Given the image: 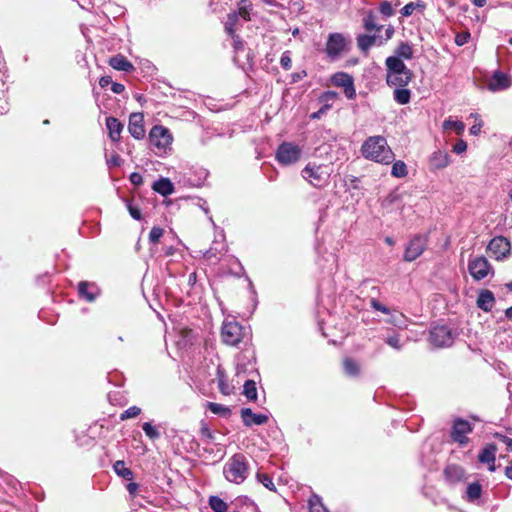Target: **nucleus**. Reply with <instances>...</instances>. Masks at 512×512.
I'll list each match as a JSON object with an SVG mask.
<instances>
[{
  "instance_id": "5",
  "label": "nucleus",
  "mask_w": 512,
  "mask_h": 512,
  "mask_svg": "<svg viewBox=\"0 0 512 512\" xmlns=\"http://www.w3.org/2000/svg\"><path fill=\"white\" fill-rule=\"evenodd\" d=\"M349 43L342 33H330L324 51L329 59L335 60L348 50Z\"/></svg>"
},
{
  "instance_id": "26",
  "label": "nucleus",
  "mask_w": 512,
  "mask_h": 512,
  "mask_svg": "<svg viewBox=\"0 0 512 512\" xmlns=\"http://www.w3.org/2000/svg\"><path fill=\"white\" fill-rule=\"evenodd\" d=\"M152 189L162 196L171 195L174 192V185L168 178H160L152 185Z\"/></svg>"
},
{
  "instance_id": "7",
  "label": "nucleus",
  "mask_w": 512,
  "mask_h": 512,
  "mask_svg": "<svg viewBox=\"0 0 512 512\" xmlns=\"http://www.w3.org/2000/svg\"><path fill=\"white\" fill-rule=\"evenodd\" d=\"M472 432L473 425L469 421L463 418H455L452 422L450 438L460 447H464L469 443L468 435Z\"/></svg>"
},
{
  "instance_id": "61",
  "label": "nucleus",
  "mask_w": 512,
  "mask_h": 512,
  "mask_svg": "<svg viewBox=\"0 0 512 512\" xmlns=\"http://www.w3.org/2000/svg\"><path fill=\"white\" fill-rule=\"evenodd\" d=\"M112 83H113V81H112V78L110 76H102L99 79V85H100L101 88H106L109 85H112Z\"/></svg>"
},
{
  "instance_id": "51",
  "label": "nucleus",
  "mask_w": 512,
  "mask_h": 512,
  "mask_svg": "<svg viewBox=\"0 0 512 512\" xmlns=\"http://www.w3.org/2000/svg\"><path fill=\"white\" fill-rule=\"evenodd\" d=\"M370 305L373 309H375L376 311H379V312H382L384 314H389L390 313V309L383 305L380 301H378L376 298H372L370 300Z\"/></svg>"
},
{
  "instance_id": "4",
  "label": "nucleus",
  "mask_w": 512,
  "mask_h": 512,
  "mask_svg": "<svg viewBox=\"0 0 512 512\" xmlns=\"http://www.w3.org/2000/svg\"><path fill=\"white\" fill-rule=\"evenodd\" d=\"M302 155V149L295 143L282 142L277 150L275 158L281 165L288 166L295 164Z\"/></svg>"
},
{
  "instance_id": "45",
  "label": "nucleus",
  "mask_w": 512,
  "mask_h": 512,
  "mask_svg": "<svg viewBox=\"0 0 512 512\" xmlns=\"http://www.w3.org/2000/svg\"><path fill=\"white\" fill-rule=\"evenodd\" d=\"M258 480L270 491H276V486L272 480V478L266 473H258Z\"/></svg>"
},
{
  "instance_id": "31",
  "label": "nucleus",
  "mask_w": 512,
  "mask_h": 512,
  "mask_svg": "<svg viewBox=\"0 0 512 512\" xmlns=\"http://www.w3.org/2000/svg\"><path fill=\"white\" fill-rule=\"evenodd\" d=\"M89 287L96 288L94 284H91L87 281L79 282L78 294L81 298L87 300L88 302H93L96 299V294L89 291Z\"/></svg>"
},
{
  "instance_id": "28",
  "label": "nucleus",
  "mask_w": 512,
  "mask_h": 512,
  "mask_svg": "<svg viewBox=\"0 0 512 512\" xmlns=\"http://www.w3.org/2000/svg\"><path fill=\"white\" fill-rule=\"evenodd\" d=\"M343 369L346 375L350 377H357L360 374V366L358 362L351 358V357H345L343 359Z\"/></svg>"
},
{
  "instance_id": "15",
  "label": "nucleus",
  "mask_w": 512,
  "mask_h": 512,
  "mask_svg": "<svg viewBox=\"0 0 512 512\" xmlns=\"http://www.w3.org/2000/svg\"><path fill=\"white\" fill-rule=\"evenodd\" d=\"M128 131L137 140L144 138V116L142 113H132L129 117Z\"/></svg>"
},
{
  "instance_id": "46",
  "label": "nucleus",
  "mask_w": 512,
  "mask_h": 512,
  "mask_svg": "<svg viewBox=\"0 0 512 512\" xmlns=\"http://www.w3.org/2000/svg\"><path fill=\"white\" fill-rule=\"evenodd\" d=\"M246 0H241L238 5V18L242 17L245 21L250 20V8L248 5H246Z\"/></svg>"
},
{
  "instance_id": "19",
  "label": "nucleus",
  "mask_w": 512,
  "mask_h": 512,
  "mask_svg": "<svg viewBox=\"0 0 512 512\" xmlns=\"http://www.w3.org/2000/svg\"><path fill=\"white\" fill-rule=\"evenodd\" d=\"M412 77V71L409 68H406L401 74L386 75V82L388 86L405 87L409 84Z\"/></svg>"
},
{
  "instance_id": "35",
  "label": "nucleus",
  "mask_w": 512,
  "mask_h": 512,
  "mask_svg": "<svg viewBox=\"0 0 512 512\" xmlns=\"http://www.w3.org/2000/svg\"><path fill=\"white\" fill-rule=\"evenodd\" d=\"M394 99L398 104H408L411 99V92L404 87H398L394 90Z\"/></svg>"
},
{
  "instance_id": "37",
  "label": "nucleus",
  "mask_w": 512,
  "mask_h": 512,
  "mask_svg": "<svg viewBox=\"0 0 512 512\" xmlns=\"http://www.w3.org/2000/svg\"><path fill=\"white\" fill-rule=\"evenodd\" d=\"M207 409H209L213 414L220 415L223 417H228L231 415V409L229 407L223 406L214 402L206 403Z\"/></svg>"
},
{
  "instance_id": "48",
  "label": "nucleus",
  "mask_w": 512,
  "mask_h": 512,
  "mask_svg": "<svg viewBox=\"0 0 512 512\" xmlns=\"http://www.w3.org/2000/svg\"><path fill=\"white\" fill-rule=\"evenodd\" d=\"M406 317L403 313H399L398 315H393L387 322L394 326L405 327Z\"/></svg>"
},
{
  "instance_id": "39",
  "label": "nucleus",
  "mask_w": 512,
  "mask_h": 512,
  "mask_svg": "<svg viewBox=\"0 0 512 512\" xmlns=\"http://www.w3.org/2000/svg\"><path fill=\"white\" fill-rule=\"evenodd\" d=\"M209 505L213 512H227L228 505L218 496H210Z\"/></svg>"
},
{
  "instance_id": "42",
  "label": "nucleus",
  "mask_w": 512,
  "mask_h": 512,
  "mask_svg": "<svg viewBox=\"0 0 512 512\" xmlns=\"http://www.w3.org/2000/svg\"><path fill=\"white\" fill-rule=\"evenodd\" d=\"M141 412H142V410L140 407L131 406L128 409L124 410L120 414L119 418L121 421H125V420L131 419V418H136L137 416H139L141 414Z\"/></svg>"
},
{
  "instance_id": "2",
  "label": "nucleus",
  "mask_w": 512,
  "mask_h": 512,
  "mask_svg": "<svg viewBox=\"0 0 512 512\" xmlns=\"http://www.w3.org/2000/svg\"><path fill=\"white\" fill-rule=\"evenodd\" d=\"M333 172L332 164L308 163L301 171L302 177L315 188L321 189L329 184Z\"/></svg>"
},
{
  "instance_id": "27",
  "label": "nucleus",
  "mask_w": 512,
  "mask_h": 512,
  "mask_svg": "<svg viewBox=\"0 0 512 512\" xmlns=\"http://www.w3.org/2000/svg\"><path fill=\"white\" fill-rule=\"evenodd\" d=\"M377 39L378 37L376 35L360 34L356 38L357 46L362 52L367 53L376 43Z\"/></svg>"
},
{
  "instance_id": "9",
  "label": "nucleus",
  "mask_w": 512,
  "mask_h": 512,
  "mask_svg": "<svg viewBox=\"0 0 512 512\" xmlns=\"http://www.w3.org/2000/svg\"><path fill=\"white\" fill-rule=\"evenodd\" d=\"M510 242L503 236L492 238L487 246V252L496 260H502L510 254Z\"/></svg>"
},
{
  "instance_id": "25",
  "label": "nucleus",
  "mask_w": 512,
  "mask_h": 512,
  "mask_svg": "<svg viewBox=\"0 0 512 512\" xmlns=\"http://www.w3.org/2000/svg\"><path fill=\"white\" fill-rule=\"evenodd\" d=\"M385 65L387 68V75L401 74L406 69V65L402 59L396 56H390L386 59Z\"/></svg>"
},
{
  "instance_id": "29",
  "label": "nucleus",
  "mask_w": 512,
  "mask_h": 512,
  "mask_svg": "<svg viewBox=\"0 0 512 512\" xmlns=\"http://www.w3.org/2000/svg\"><path fill=\"white\" fill-rule=\"evenodd\" d=\"M363 28L368 32L381 31L382 25L376 24V15L372 10H368L366 12L365 17L363 18Z\"/></svg>"
},
{
  "instance_id": "57",
  "label": "nucleus",
  "mask_w": 512,
  "mask_h": 512,
  "mask_svg": "<svg viewBox=\"0 0 512 512\" xmlns=\"http://www.w3.org/2000/svg\"><path fill=\"white\" fill-rule=\"evenodd\" d=\"M467 150V143L460 139L457 141V143L453 146V152L456 154H461Z\"/></svg>"
},
{
  "instance_id": "6",
  "label": "nucleus",
  "mask_w": 512,
  "mask_h": 512,
  "mask_svg": "<svg viewBox=\"0 0 512 512\" xmlns=\"http://www.w3.org/2000/svg\"><path fill=\"white\" fill-rule=\"evenodd\" d=\"M245 336L244 327L236 321L224 322L221 328V339L225 345L237 346Z\"/></svg>"
},
{
  "instance_id": "8",
  "label": "nucleus",
  "mask_w": 512,
  "mask_h": 512,
  "mask_svg": "<svg viewBox=\"0 0 512 512\" xmlns=\"http://www.w3.org/2000/svg\"><path fill=\"white\" fill-rule=\"evenodd\" d=\"M150 143L159 150H166L173 141L170 130L162 125H155L149 132Z\"/></svg>"
},
{
  "instance_id": "22",
  "label": "nucleus",
  "mask_w": 512,
  "mask_h": 512,
  "mask_svg": "<svg viewBox=\"0 0 512 512\" xmlns=\"http://www.w3.org/2000/svg\"><path fill=\"white\" fill-rule=\"evenodd\" d=\"M511 86V80L510 77L501 72L496 71L494 72L492 79L489 83V89L492 91L500 90V89H507Z\"/></svg>"
},
{
  "instance_id": "21",
  "label": "nucleus",
  "mask_w": 512,
  "mask_h": 512,
  "mask_svg": "<svg viewBox=\"0 0 512 512\" xmlns=\"http://www.w3.org/2000/svg\"><path fill=\"white\" fill-rule=\"evenodd\" d=\"M109 66L118 71L133 72L135 67L133 64L122 54L115 55L108 60Z\"/></svg>"
},
{
  "instance_id": "30",
  "label": "nucleus",
  "mask_w": 512,
  "mask_h": 512,
  "mask_svg": "<svg viewBox=\"0 0 512 512\" xmlns=\"http://www.w3.org/2000/svg\"><path fill=\"white\" fill-rule=\"evenodd\" d=\"M396 57L410 60L414 56L413 46L408 42H400L395 49Z\"/></svg>"
},
{
  "instance_id": "43",
  "label": "nucleus",
  "mask_w": 512,
  "mask_h": 512,
  "mask_svg": "<svg viewBox=\"0 0 512 512\" xmlns=\"http://www.w3.org/2000/svg\"><path fill=\"white\" fill-rule=\"evenodd\" d=\"M142 429L145 432L146 436L151 440H155L160 437L159 431L150 422L143 423Z\"/></svg>"
},
{
  "instance_id": "34",
  "label": "nucleus",
  "mask_w": 512,
  "mask_h": 512,
  "mask_svg": "<svg viewBox=\"0 0 512 512\" xmlns=\"http://www.w3.org/2000/svg\"><path fill=\"white\" fill-rule=\"evenodd\" d=\"M238 15L236 12L229 13L227 15V20L224 24V28L226 33L231 37L236 34V26L238 24Z\"/></svg>"
},
{
  "instance_id": "3",
  "label": "nucleus",
  "mask_w": 512,
  "mask_h": 512,
  "mask_svg": "<svg viewBox=\"0 0 512 512\" xmlns=\"http://www.w3.org/2000/svg\"><path fill=\"white\" fill-rule=\"evenodd\" d=\"M248 462L244 454H234L224 467L225 478L232 483L241 484L247 478Z\"/></svg>"
},
{
  "instance_id": "12",
  "label": "nucleus",
  "mask_w": 512,
  "mask_h": 512,
  "mask_svg": "<svg viewBox=\"0 0 512 512\" xmlns=\"http://www.w3.org/2000/svg\"><path fill=\"white\" fill-rule=\"evenodd\" d=\"M331 82L336 87H342L348 99L356 97L353 77L346 72H337L331 76Z\"/></svg>"
},
{
  "instance_id": "14",
  "label": "nucleus",
  "mask_w": 512,
  "mask_h": 512,
  "mask_svg": "<svg viewBox=\"0 0 512 512\" xmlns=\"http://www.w3.org/2000/svg\"><path fill=\"white\" fill-rule=\"evenodd\" d=\"M443 476L449 484H457L466 480V471L461 465L448 464L443 470Z\"/></svg>"
},
{
  "instance_id": "18",
  "label": "nucleus",
  "mask_w": 512,
  "mask_h": 512,
  "mask_svg": "<svg viewBox=\"0 0 512 512\" xmlns=\"http://www.w3.org/2000/svg\"><path fill=\"white\" fill-rule=\"evenodd\" d=\"M450 163V156L446 151L437 150L429 158L430 170H440L447 167Z\"/></svg>"
},
{
  "instance_id": "47",
  "label": "nucleus",
  "mask_w": 512,
  "mask_h": 512,
  "mask_svg": "<svg viewBox=\"0 0 512 512\" xmlns=\"http://www.w3.org/2000/svg\"><path fill=\"white\" fill-rule=\"evenodd\" d=\"M199 432L204 442L209 444L214 441V434L211 432V430L206 424H202Z\"/></svg>"
},
{
  "instance_id": "11",
  "label": "nucleus",
  "mask_w": 512,
  "mask_h": 512,
  "mask_svg": "<svg viewBox=\"0 0 512 512\" xmlns=\"http://www.w3.org/2000/svg\"><path fill=\"white\" fill-rule=\"evenodd\" d=\"M427 239L421 235H416L412 238L405 249L403 259L406 262L416 260L426 250Z\"/></svg>"
},
{
  "instance_id": "54",
  "label": "nucleus",
  "mask_w": 512,
  "mask_h": 512,
  "mask_svg": "<svg viewBox=\"0 0 512 512\" xmlns=\"http://www.w3.org/2000/svg\"><path fill=\"white\" fill-rule=\"evenodd\" d=\"M385 342L392 348L394 349H401V344H400V338H399V335L397 334H394V335H391V336H388L385 340Z\"/></svg>"
},
{
  "instance_id": "55",
  "label": "nucleus",
  "mask_w": 512,
  "mask_h": 512,
  "mask_svg": "<svg viewBox=\"0 0 512 512\" xmlns=\"http://www.w3.org/2000/svg\"><path fill=\"white\" fill-rule=\"evenodd\" d=\"M338 98V93L335 92V91H325L324 93L321 94V96L319 97V100L320 102H329V101H334Z\"/></svg>"
},
{
  "instance_id": "52",
  "label": "nucleus",
  "mask_w": 512,
  "mask_h": 512,
  "mask_svg": "<svg viewBox=\"0 0 512 512\" xmlns=\"http://www.w3.org/2000/svg\"><path fill=\"white\" fill-rule=\"evenodd\" d=\"M280 64L284 70H290L292 67V60L290 57V52L285 51L281 58H280Z\"/></svg>"
},
{
  "instance_id": "20",
  "label": "nucleus",
  "mask_w": 512,
  "mask_h": 512,
  "mask_svg": "<svg viewBox=\"0 0 512 512\" xmlns=\"http://www.w3.org/2000/svg\"><path fill=\"white\" fill-rule=\"evenodd\" d=\"M106 127L108 130L109 138L112 142H119L121 140V133L123 131V124L116 117L106 118Z\"/></svg>"
},
{
  "instance_id": "59",
  "label": "nucleus",
  "mask_w": 512,
  "mask_h": 512,
  "mask_svg": "<svg viewBox=\"0 0 512 512\" xmlns=\"http://www.w3.org/2000/svg\"><path fill=\"white\" fill-rule=\"evenodd\" d=\"M129 179L134 186H140L143 184V177L138 172L131 173Z\"/></svg>"
},
{
  "instance_id": "16",
  "label": "nucleus",
  "mask_w": 512,
  "mask_h": 512,
  "mask_svg": "<svg viewBox=\"0 0 512 512\" xmlns=\"http://www.w3.org/2000/svg\"><path fill=\"white\" fill-rule=\"evenodd\" d=\"M240 415L242 422L246 427H251L252 425H263L266 424L269 420L268 415L256 414L252 411L251 408H242Z\"/></svg>"
},
{
  "instance_id": "36",
  "label": "nucleus",
  "mask_w": 512,
  "mask_h": 512,
  "mask_svg": "<svg viewBox=\"0 0 512 512\" xmlns=\"http://www.w3.org/2000/svg\"><path fill=\"white\" fill-rule=\"evenodd\" d=\"M243 395L249 401L257 400V388L256 383L253 380H247L243 385Z\"/></svg>"
},
{
  "instance_id": "44",
  "label": "nucleus",
  "mask_w": 512,
  "mask_h": 512,
  "mask_svg": "<svg viewBox=\"0 0 512 512\" xmlns=\"http://www.w3.org/2000/svg\"><path fill=\"white\" fill-rule=\"evenodd\" d=\"M164 234V229L159 226H154L149 233V242L152 244H158Z\"/></svg>"
},
{
  "instance_id": "40",
  "label": "nucleus",
  "mask_w": 512,
  "mask_h": 512,
  "mask_svg": "<svg viewBox=\"0 0 512 512\" xmlns=\"http://www.w3.org/2000/svg\"><path fill=\"white\" fill-rule=\"evenodd\" d=\"M308 503L310 512H329L317 495H313Z\"/></svg>"
},
{
  "instance_id": "62",
  "label": "nucleus",
  "mask_w": 512,
  "mask_h": 512,
  "mask_svg": "<svg viewBox=\"0 0 512 512\" xmlns=\"http://www.w3.org/2000/svg\"><path fill=\"white\" fill-rule=\"evenodd\" d=\"M111 90L115 94H121L125 90V87L121 83L113 82L111 85Z\"/></svg>"
},
{
  "instance_id": "56",
  "label": "nucleus",
  "mask_w": 512,
  "mask_h": 512,
  "mask_svg": "<svg viewBox=\"0 0 512 512\" xmlns=\"http://www.w3.org/2000/svg\"><path fill=\"white\" fill-rule=\"evenodd\" d=\"M469 39H470V33L468 31L461 32L455 36V43L458 46H462V45L466 44L469 41Z\"/></svg>"
},
{
  "instance_id": "63",
  "label": "nucleus",
  "mask_w": 512,
  "mask_h": 512,
  "mask_svg": "<svg viewBox=\"0 0 512 512\" xmlns=\"http://www.w3.org/2000/svg\"><path fill=\"white\" fill-rule=\"evenodd\" d=\"M126 488L131 495H134L137 492L139 485L135 482H130Z\"/></svg>"
},
{
  "instance_id": "60",
  "label": "nucleus",
  "mask_w": 512,
  "mask_h": 512,
  "mask_svg": "<svg viewBox=\"0 0 512 512\" xmlns=\"http://www.w3.org/2000/svg\"><path fill=\"white\" fill-rule=\"evenodd\" d=\"M231 38L233 39V47L235 50L243 49V41L239 35L235 34L234 36H231Z\"/></svg>"
},
{
  "instance_id": "10",
  "label": "nucleus",
  "mask_w": 512,
  "mask_h": 512,
  "mask_svg": "<svg viewBox=\"0 0 512 512\" xmlns=\"http://www.w3.org/2000/svg\"><path fill=\"white\" fill-rule=\"evenodd\" d=\"M429 341L434 347L449 346L453 341L451 330L445 325L434 326L429 332Z\"/></svg>"
},
{
  "instance_id": "24",
  "label": "nucleus",
  "mask_w": 512,
  "mask_h": 512,
  "mask_svg": "<svg viewBox=\"0 0 512 512\" xmlns=\"http://www.w3.org/2000/svg\"><path fill=\"white\" fill-rule=\"evenodd\" d=\"M216 380L221 394L229 396L234 393L235 387L229 382L224 370L220 368L217 369Z\"/></svg>"
},
{
  "instance_id": "32",
  "label": "nucleus",
  "mask_w": 512,
  "mask_h": 512,
  "mask_svg": "<svg viewBox=\"0 0 512 512\" xmlns=\"http://www.w3.org/2000/svg\"><path fill=\"white\" fill-rule=\"evenodd\" d=\"M482 486L479 482L470 483L466 489V500L474 502L481 497Z\"/></svg>"
},
{
  "instance_id": "17",
  "label": "nucleus",
  "mask_w": 512,
  "mask_h": 512,
  "mask_svg": "<svg viewBox=\"0 0 512 512\" xmlns=\"http://www.w3.org/2000/svg\"><path fill=\"white\" fill-rule=\"evenodd\" d=\"M498 448L496 444L490 443L487 444L479 453L478 461L483 464L489 465V471H495V460H496V452Z\"/></svg>"
},
{
  "instance_id": "38",
  "label": "nucleus",
  "mask_w": 512,
  "mask_h": 512,
  "mask_svg": "<svg viewBox=\"0 0 512 512\" xmlns=\"http://www.w3.org/2000/svg\"><path fill=\"white\" fill-rule=\"evenodd\" d=\"M408 174L407 166L404 161H395L392 165L391 175L396 178H404Z\"/></svg>"
},
{
  "instance_id": "58",
  "label": "nucleus",
  "mask_w": 512,
  "mask_h": 512,
  "mask_svg": "<svg viewBox=\"0 0 512 512\" xmlns=\"http://www.w3.org/2000/svg\"><path fill=\"white\" fill-rule=\"evenodd\" d=\"M415 8V4L413 2H410L401 9L400 13L402 16L408 17L414 12Z\"/></svg>"
},
{
  "instance_id": "53",
  "label": "nucleus",
  "mask_w": 512,
  "mask_h": 512,
  "mask_svg": "<svg viewBox=\"0 0 512 512\" xmlns=\"http://www.w3.org/2000/svg\"><path fill=\"white\" fill-rule=\"evenodd\" d=\"M127 209L129 211V214L131 215V217L133 219H135V220H141L142 219L141 210L138 207L132 205V203L129 202V201L127 202Z\"/></svg>"
},
{
  "instance_id": "49",
  "label": "nucleus",
  "mask_w": 512,
  "mask_h": 512,
  "mask_svg": "<svg viewBox=\"0 0 512 512\" xmlns=\"http://www.w3.org/2000/svg\"><path fill=\"white\" fill-rule=\"evenodd\" d=\"M379 11L382 15H384L386 17H390L394 14L393 7H392L391 3L388 1H383L380 3Z\"/></svg>"
},
{
  "instance_id": "1",
  "label": "nucleus",
  "mask_w": 512,
  "mask_h": 512,
  "mask_svg": "<svg viewBox=\"0 0 512 512\" xmlns=\"http://www.w3.org/2000/svg\"><path fill=\"white\" fill-rule=\"evenodd\" d=\"M364 158L381 164H391L395 155L383 136H371L361 146Z\"/></svg>"
},
{
  "instance_id": "13",
  "label": "nucleus",
  "mask_w": 512,
  "mask_h": 512,
  "mask_svg": "<svg viewBox=\"0 0 512 512\" xmlns=\"http://www.w3.org/2000/svg\"><path fill=\"white\" fill-rule=\"evenodd\" d=\"M490 269V263L483 256L470 260L468 264L469 273L476 281L484 279L489 274Z\"/></svg>"
},
{
  "instance_id": "50",
  "label": "nucleus",
  "mask_w": 512,
  "mask_h": 512,
  "mask_svg": "<svg viewBox=\"0 0 512 512\" xmlns=\"http://www.w3.org/2000/svg\"><path fill=\"white\" fill-rule=\"evenodd\" d=\"M493 437L496 438L497 440L503 442L506 445V450L508 452H512V438H509L499 432H495L493 434Z\"/></svg>"
},
{
  "instance_id": "64",
  "label": "nucleus",
  "mask_w": 512,
  "mask_h": 512,
  "mask_svg": "<svg viewBox=\"0 0 512 512\" xmlns=\"http://www.w3.org/2000/svg\"><path fill=\"white\" fill-rule=\"evenodd\" d=\"M481 128H482V124L481 123H478V124H474L471 128H470V133L472 135H478L481 131Z\"/></svg>"
},
{
  "instance_id": "33",
  "label": "nucleus",
  "mask_w": 512,
  "mask_h": 512,
  "mask_svg": "<svg viewBox=\"0 0 512 512\" xmlns=\"http://www.w3.org/2000/svg\"><path fill=\"white\" fill-rule=\"evenodd\" d=\"M115 473L122 477L125 480H132L133 479V472L130 468H127L125 466L124 461L118 460L113 465Z\"/></svg>"
},
{
  "instance_id": "41",
  "label": "nucleus",
  "mask_w": 512,
  "mask_h": 512,
  "mask_svg": "<svg viewBox=\"0 0 512 512\" xmlns=\"http://www.w3.org/2000/svg\"><path fill=\"white\" fill-rule=\"evenodd\" d=\"M443 128L445 130L454 129L458 135H461L464 132L465 125L462 121H454L451 119H446L443 122Z\"/></svg>"
},
{
  "instance_id": "23",
  "label": "nucleus",
  "mask_w": 512,
  "mask_h": 512,
  "mask_svg": "<svg viewBox=\"0 0 512 512\" xmlns=\"http://www.w3.org/2000/svg\"><path fill=\"white\" fill-rule=\"evenodd\" d=\"M495 303L494 294L487 289L480 291L477 298V307L485 312L491 311Z\"/></svg>"
}]
</instances>
